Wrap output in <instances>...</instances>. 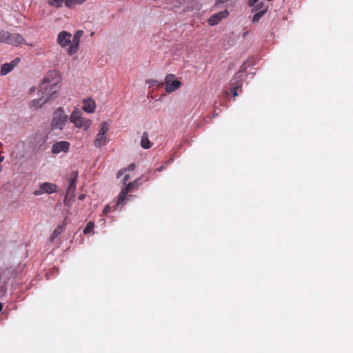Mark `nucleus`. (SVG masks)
<instances>
[{
  "instance_id": "nucleus-1",
  "label": "nucleus",
  "mask_w": 353,
  "mask_h": 353,
  "mask_svg": "<svg viewBox=\"0 0 353 353\" xmlns=\"http://www.w3.org/2000/svg\"><path fill=\"white\" fill-rule=\"evenodd\" d=\"M61 77L55 70H50L43 77L39 90V95L49 97V101L56 97L60 89Z\"/></svg>"
},
{
  "instance_id": "nucleus-2",
  "label": "nucleus",
  "mask_w": 353,
  "mask_h": 353,
  "mask_svg": "<svg viewBox=\"0 0 353 353\" xmlns=\"http://www.w3.org/2000/svg\"><path fill=\"white\" fill-rule=\"evenodd\" d=\"M68 116L65 114L63 108L59 107L57 108L53 113L51 122L52 130H63L68 121Z\"/></svg>"
},
{
  "instance_id": "nucleus-3",
  "label": "nucleus",
  "mask_w": 353,
  "mask_h": 353,
  "mask_svg": "<svg viewBox=\"0 0 353 353\" xmlns=\"http://www.w3.org/2000/svg\"><path fill=\"white\" fill-rule=\"evenodd\" d=\"M0 42L18 46L25 43L24 38L19 33H10L8 31H0Z\"/></svg>"
},
{
  "instance_id": "nucleus-4",
  "label": "nucleus",
  "mask_w": 353,
  "mask_h": 353,
  "mask_svg": "<svg viewBox=\"0 0 353 353\" xmlns=\"http://www.w3.org/2000/svg\"><path fill=\"white\" fill-rule=\"evenodd\" d=\"M69 120L76 128H83L84 130H87L91 124L90 120L82 117V112L79 109H75L72 112Z\"/></svg>"
},
{
  "instance_id": "nucleus-5",
  "label": "nucleus",
  "mask_w": 353,
  "mask_h": 353,
  "mask_svg": "<svg viewBox=\"0 0 353 353\" xmlns=\"http://www.w3.org/2000/svg\"><path fill=\"white\" fill-rule=\"evenodd\" d=\"M109 129V124L107 121H103L101 123L100 129L94 140V145L97 148H101L102 146L105 145L108 141L106 134L108 132Z\"/></svg>"
},
{
  "instance_id": "nucleus-6",
  "label": "nucleus",
  "mask_w": 353,
  "mask_h": 353,
  "mask_svg": "<svg viewBox=\"0 0 353 353\" xmlns=\"http://www.w3.org/2000/svg\"><path fill=\"white\" fill-rule=\"evenodd\" d=\"M181 85V82L178 80L174 74H167L165 78V91L171 93L178 90Z\"/></svg>"
},
{
  "instance_id": "nucleus-7",
  "label": "nucleus",
  "mask_w": 353,
  "mask_h": 353,
  "mask_svg": "<svg viewBox=\"0 0 353 353\" xmlns=\"http://www.w3.org/2000/svg\"><path fill=\"white\" fill-rule=\"evenodd\" d=\"M244 70V65H242L239 71L234 75V77L231 80V90L233 93V97H234L238 95L237 90L239 88H241V81Z\"/></svg>"
},
{
  "instance_id": "nucleus-8",
  "label": "nucleus",
  "mask_w": 353,
  "mask_h": 353,
  "mask_svg": "<svg viewBox=\"0 0 353 353\" xmlns=\"http://www.w3.org/2000/svg\"><path fill=\"white\" fill-rule=\"evenodd\" d=\"M77 172L73 173V176H71L69 179V185L67 189L66 194L65 196V203L68 201V200H70L74 196V192L76 190L77 186Z\"/></svg>"
},
{
  "instance_id": "nucleus-9",
  "label": "nucleus",
  "mask_w": 353,
  "mask_h": 353,
  "mask_svg": "<svg viewBox=\"0 0 353 353\" xmlns=\"http://www.w3.org/2000/svg\"><path fill=\"white\" fill-rule=\"evenodd\" d=\"M83 34V30H78L75 32L72 41H71V44L70 45L68 50V53L70 55H72L78 51L79 41Z\"/></svg>"
},
{
  "instance_id": "nucleus-10",
  "label": "nucleus",
  "mask_w": 353,
  "mask_h": 353,
  "mask_svg": "<svg viewBox=\"0 0 353 353\" xmlns=\"http://www.w3.org/2000/svg\"><path fill=\"white\" fill-rule=\"evenodd\" d=\"M70 144L68 141H61L54 143L52 146V152L53 154H59L61 152L67 153L69 150Z\"/></svg>"
},
{
  "instance_id": "nucleus-11",
  "label": "nucleus",
  "mask_w": 353,
  "mask_h": 353,
  "mask_svg": "<svg viewBox=\"0 0 353 353\" xmlns=\"http://www.w3.org/2000/svg\"><path fill=\"white\" fill-rule=\"evenodd\" d=\"M71 33L67 31H61L59 32L57 37V43L60 45L61 47H66L69 44H71Z\"/></svg>"
},
{
  "instance_id": "nucleus-12",
  "label": "nucleus",
  "mask_w": 353,
  "mask_h": 353,
  "mask_svg": "<svg viewBox=\"0 0 353 353\" xmlns=\"http://www.w3.org/2000/svg\"><path fill=\"white\" fill-rule=\"evenodd\" d=\"M229 15L228 10H223L212 14L208 20L210 26L217 25L223 19Z\"/></svg>"
},
{
  "instance_id": "nucleus-13",
  "label": "nucleus",
  "mask_w": 353,
  "mask_h": 353,
  "mask_svg": "<svg viewBox=\"0 0 353 353\" xmlns=\"http://www.w3.org/2000/svg\"><path fill=\"white\" fill-rule=\"evenodd\" d=\"M20 61L19 58H16L12 61H11L10 63H4L1 66V75H6L8 72L12 70V69L17 65V64Z\"/></svg>"
},
{
  "instance_id": "nucleus-14",
  "label": "nucleus",
  "mask_w": 353,
  "mask_h": 353,
  "mask_svg": "<svg viewBox=\"0 0 353 353\" xmlns=\"http://www.w3.org/2000/svg\"><path fill=\"white\" fill-rule=\"evenodd\" d=\"M49 101V97H41L39 95V98L34 99L31 101L30 105L35 110L41 108L44 104Z\"/></svg>"
},
{
  "instance_id": "nucleus-15",
  "label": "nucleus",
  "mask_w": 353,
  "mask_h": 353,
  "mask_svg": "<svg viewBox=\"0 0 353 353\" xmlns=\"http://www.w3.org/2000/svg\"><path fill=\"white\" fill-rule=\"evenodd\" d=\"M39 188L42 189L43 193L52 194L57 192V185L51 183H43L39 185Z\"/></svg>"
},
{
  "instance_id": "nucleus-16",
  "label": "nucleus",
  "mask_w": 353,
  "mask_h": 353,
  "mask_svg": "<svg viewBox=\"0 0 353 353\" xmlns=\"http://www.w3.org/2000/svg\"><path fill=\"white\" fill-rule=\"evenodd\" d=\"M96 108L95 102L92 99H88L86 100H84L83 101V105L82 109L88 113H92L94 112V110Z\"/></svg>"
},
{
  "instance_id": "nucleus-17",
  "label": "nucleus",
  "mask_w": 353,
  "mask_h": 353,
  "mask_svg": "<svg viewBox=\"0 0 353 353\" xmlns=\"http://www.w3.org/2000/svg\"><path fill=\"white\" fill-rule=\"evenodd\" d=\"M144 179L145 181H148L149 178L144 174L141 175V177L137 179L136 180L133 181L132 182H130L127 184L125 186L126 188L129 191H131L132 190L138 188L141 184V180Z\"/></svg>"
},
{
  "instance_id": "nucleus-18",
  "label": "nucleus",
  "mask_w": 353,
  "mask_h": 353,
  "mask_svg": "<svg viewBox=\"0 0 353 353\" xmlns=\"http://www.w3.org/2000/svg\"><path fill=\"white\" fill-rule=\"evenodd\" d=\"M141 145L144 149H148L152 146V143L148 139V134L146 132H143L141 137Z\"/></svg>"
},
{
  "instance_id": "nucleus-19",
  "label": "nucleus",
  "mask_w": 353,
  "mask_h": 353,
  "mask_svg": "<svg viewBox=\"0 0 353 353\" xmlns=\"http://www.w3.org/2000/svg\"><path fill=\"white\" fill-rule=\"evenodd\" d=\"M129 192L130 191L125 187L121 190L119 195L118 201L117 204V205L122 204L126 200V196Z\"/></svg>"
},
{
  "instance_id": "nucleus-20",
  "label": "nucleus",
  "mask_w": 353,
  "mask_h": 353,
  "mask_svg": "<svg viewBox=\"0 0 353 353\" xmlns=\"http://www.w3.org/2000/svg\"><path fill=\"white\" fill-rule=\"evenodd\" d=\"M65 230L64 225H59L52 232L51 236H50V241L54 240L56 238H57L62 232H63Z\"/></svg>"
},
{
  "instance_id": "nucleus-21",
  "label": "nucleus",
  "mask_w": 353,
  "mask_h": 353,
  "mask_svg": "<svg viewBox=\"0 0 353 353\" xmlns=\"http://www.w3.org/2000/svg\"><path fill=\"white\" fill-rule=\"evenodd\" d=\"M85 1V0H65V6L71 8L75 5L83 4Z\"/></svg>"
},
{
  "instance_id": "nucleus-22",
  "label": "nucleus",
  "mask_w": 353,
  "mask_h": 353,
  "mask_svg": "<svg viewBox=\"0 0 353 353\" xmlns=\"http://www.w3.org/2000/svg\"><path fill=\"white\" fill-rule=\"evenodd\" d=\"M63 3H65V0H48L49 6L57 9L62 7Z\"/></svg>"
},
{
  "instance_id": "nucleus-23",
  "label": "nucleus",
  "mask_w": 353,
  "mask_h": 353,
  "mask_svg": "<svg viewBox=\"0 0 353 353\" xmlns=\"http://www.w3.org/2000/svg\"><path fill=\"white\" fill-rule=\"evenodd\" d=\"M94 227V222H92V221L88 222L83 230V233L85 234H87L91 232L93 230Z\"/></svg>"
},
{
  "instance_id": "nucleus-24",
  "label": "nucleus",
  "mask_w": 353,
  "mask_h": 353,
  "mask_svg": "<svg viewBox=\"0 0 353 353\" xmlns=\"http://www.w3.org/2000/svg\"><path fill=\"white\" fill-rule=\"evenodd\" d=\"M263 14H264V11H261V12L256 13L253 16L252 21L254 23L259 21Z\"/></svg>"
},
{
  "instance_id": "nucleus-25",
  "label": "nucleus",
  "mask_w": 353,
  "mask_h": 353,
  "mask_svg": "<svg viewBox=\"0 0 353 353\" xmlns=\"http://www.w3.org/2000/svg\"><path fill=\"white\" fill-rule=\"evenodd\" d=\"M136 164L134 163H130L126 168H124L126 170V171H132L135 169Z\"/></svg>"
},
{
  "instance_id": "nucleus-26",
  "label": "nucleus",
  "mask_w": 353,
  "mask_h": 353,
  "mask_svg": "<svg viewBox=\"0 0 353 353\" xmlns=\"http://www.w3.org/2000/svg\"><path fill=\"white\" fill-rule=\"evenodd\" d=\"M170 161H167L165 163V165H162L161 166H160L159 168H157L155 170V172H160L161 171H163L165 168V165H167L168 163H169Z\"/></svg>"
},
{
  "instance_id": "nucleus-27",
  "label": "nucleus",
  "mask_w": 353,
  "mask_h": 353,
  "mask_svg": "<svg viewBox=\"0 0 353 353\" xmlns=\"http://www.w3.org/2000/svg\"><path fill=\"white\" fill-rule=\"evenodd\" d=\"M111 211V207L109 205H106L103 210V214H108Z\"/></svg>"
},
{
  "instance_id": "nucleus-28",
  "label": "nucleus",
  "mask_w": 353,
  "mask_h": 353,
  "mask_svg": "<svg viewBox=\"0 0 353 353\" xmlns=\"http://www.w3.org/2000/svg\"><path fill=\"white\" fill-rule=\"evenodd\" d=\"M126 172V170L125 169H121L120 170L118 171L117 172V178H119L121 176H122L125 172Z\"/></svg>"
},
{
  "instance_id": "nucleus-29",
  "label": "nucleus",
  "mask_w": 353,
  "mask_h": 353,
  "mask_svg": "<svg viewBox=\"0 0 353 353\" xmlns=\"http://www.w3.org/2000/svg\"><path fill=\"white\" fill-rule=\"evenodd\" d=\"M43 194V192L42 189H41V188H39V190H35V191L34 192V194L35 196L41 195V194Z\"/></svg>"
},
{
  "instance_id": "nucleus-30",
  "label": "nucleus",
  "mask_w": 353,
  "mask_h": 353,
  "mask_svg": "<svg viewBox=\"0 0 353 353\" xmlns=\"http://www.w3.org/2000/svg\"><path fill=\"white\" fill-rule=\"evenodd\" d=\"M147 83L151 84L152 85H157V80H148V81H147Z\"/></svg>"
},
{
  "instance_id": "nucleus-31",
  "label": "nucleus",
  "mask_w": 353,
  "mask_h": 353,
  "mask_svg": "<svg viewBox=\"0 0 353 353\" xmlns=\"http://www.w3.org/2000/svg\"><path fill=\"white\" fill-rule=\"evenodd\" d=\"M129 179H130L129 174L125 175V176H124V178L123 179V183H125L129 180Z\"/></svg>"
},
{
  "instance_id": "nucleus-32",
  "label": "nucleus",
  "mask_w": 353,
  "mask_h": 353,
  "mask_svg": "<svg viewBox=\"0 0 353 353\" xmlns=\"http://www.w3.org/2000/svg\"><path fill=\"white\" fill-rule=\"evenodd\" d=\"M259 0H249V5L250 6H253L254 3H256Z\"/></svg>"
},
{
  "instance_id": "nucleus-33",
  "label": "nucleus",
  "mask_w": 353,
  "mask_h": 353,
  "mask_svg": "<svg viewBox=\"0 0 353 353\" xmlns=\"http://www.w3.org/2000/svg\"><path fill=\"white\" fill-rule=\"evenodd\" d=\"M85 194H80L79 196H78V199L81 201L83 200L84 198H85Z\"/></svg>"
},
{
  "instance_id": "nucleus-34",
  "label": "nucleus",
  "mask_w": 353,
  "mask_h": 353,
  "mask_svg": "<svg viewBox=\"0 0 353 353\" xmlns=\"http://www.w3.org/2000/svg\"><path fill=\"white\" fill-rule=\"evenodd\" d=\"M36 90V88L35 87H32L30 90H29V92L30 93H32V92H34Z\"/></svg>"
},
{
  "instance_id": "nucleus-35",
  "label": "nucleus",
  "mask_w": 353,
  "mask_h": 353,
  "mask_svg": "<svg viewBox=\"0 0 353 353\" xmlns=\"http://www.w3.org/2000/svg\"><path fill=\"white\" fill-rule=\"evenodd\" d=\"M4 160L3 156H0V163H1Z\"/></svg>"
},
{
  "instance_id": "nucleus-36",
  "label": "nucleus",
  "mask_w": 353,
  "mask_h": 353,
  "mask_svg": "<svg viewBox=\"0 0 353 353\" xmlns=\"http://www.w3.org/2000/svg\"><path fill=\"white\" fill-rule=\"evenodd\" d=\"M3 309V304L0 303V311H1Z\"/></svg>"
},
{
  "instance_id": "nucleus-37",
  "label": "nucleus",
  "mask_w": 353,
  "mask_h": 353,
  "mask_svg": "<svg viewBox=\"0 0 353 353\" xmlns=\"http://www.w3.org/2000/svg\"><path fill=\"white\" fill-rule=\"evenodd\" d=\"M163 85V82H161V83H159V84H158V85H159V86H161V85Z\"/></svg>"
}]
</instances>
